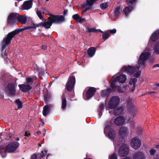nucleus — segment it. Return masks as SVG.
<instances>
[{"label":"nucleus","mask_w":159,"mask_h":159,"mask_svg":"<svg viewBox=\"0 0 159 159\" xmlns=\"http://www.w3.org/2000/svg\"><path fill=\"white\" fill-rule=\"evenodd\" d=\"M19 145V143L17 142L9 143L5 147V150L8 152H13L18 148Z\"/></svg>","instance_id":"6"},{"label":"nucleus","mask_w":159,"mask_h":159,"mask_svg":"<svg viewBox=\"0 0 159 159\" xmlns=\"http://www.w3.org/2000/svg\"><path fill=\"white\" fill-rule=\"evenodd\" d=\"M129 152L128 149L125 146H121L118 152V154L121 157L126 156Z\"/></svg>","instance_id":"13"},{"label":"nucleus","mask_w":159,"mask_h":159,"mask_svg":"<svg viewBox=\"0 0 159 159\" xmlns=\"http://www.w3.org/2000/svg\"><path fill=\"white\" fill-rule=\"evenodd\" d=\"M122 108L121 107H120L118 110H117V109H116L115 111V112L116 114L120 113L122 112Z\"/></svg>","instance_id":"47"},{"label":"nucleus","mask_w":159,"mask_h":159,"mask_svg":"<svg viewBox=\"0 0 159 159\" xmlns=\"http://www.w3.org/2000/svg\"><path fill=\"white\" fill-rule=\"evenodd\" d=\"M5 51H6V50ZM2 56V57L4 58H7V55L6 53V51H5L4 53L3 54Z\"/></svg>","instance_id":"55"},{"label":"nucleus","mask_w":159,"mask_h":159,"mask_svg":"<svg viewBox=\"0 0 159 159\" xmlns=\"http://www.w3.org/2000/svg\"><path fill=\"white\" fill-rule=\"evenodd\" d=\"M127 105L128 106H129L131 104V101L129 99L127 100Z\"/></svg>","instance_id":"56"},{"label":"nucleus","mask_w":159,"mask_h":159,"mask_svg":"<svg viewBox=\"0 0 159 159\" xmlns=\"http://www.w3.org/2000/svg\"><path fill=\"white\" fill-rule=\"evenodd\" d=\"M136 72L134 74V76L136 78H139L140 76V72L139 71V70L136 71Z\"/></svg>","instance_id":"43"},{"label":"nucleus","mask_w":159,"mask_h":159,"mask_svg":"<svg viewBox=\"0 0 159 159\" xmlns=\"http://www.w3.org/2000/svg\"><path fill=\"white\" fill-rule=\"evenodd\" d=\"M141 144V141L137 137H134L131 139L130 145L131 147L134 149H138Z\"/></svg>","instance_id":"10"},{"label":"nucleus","mask_w":159,"mask_h":159,"mask_svg":"<svg viewBox=\"0 0 159 159\" xmlns=\"http://www.w3.org/2000/svg\"><path fill=\"white\" fill-rule=\"evenodd\" d=\"M120 8L119 7H117L115 9L114 12L115 13V15L116 16H118L120 13Z\"/></svg>","instance_id":"37"},{"label":"nucleus","mask_w":159,"mask_h":159,"mask_svg":"<svg viewBox=\"0 0 159 159\" xmlns=\"http://www.w3.org/2000/svg\"><path fill=\"white\" fill-rule=\"evenodd\" d=\"M37 133L39 135L41 133V132L40 131H37Z\"/></svg>","instance_id":"62"},{"label":"nucleus","mask_w":159,"mask_h":159,"mask_svg":"<svg viewBox=\"0 0 159 159\" xmlns=\"http://www.w3.org/2000/svg\"><path fill=\"white\" fill-rule=\"evenodd\" d=\"M75 83V76H70L66 84V90L68 91H71L74 89Z\"/></svg>","instance_id":"5"},{"label":"nucleus","mask_w":159,"mask_h":159,"mask_svg":"<svg viewBox=\"0 0 159 159\" xmlns=\"http://www.w3.org/2000/svg\"><path fill=\"white\" fill-rule=\"evenodd\" d=\"M23 31V28H18L9 33L3 38L2 43L8 45L11 43V40L14 36Z\"/></svg>","instance_id":"2"},{"label":"nucleus","mask_w":159,"mask_h":159,"mask_svg":"<svg viewBox=\"0 0 159 159\" xmlns=\"http://www.w3.org/2000/svg\"><path fill=\"white\" fill-rule=\"evenodd\" d=\"M155 52L158 54H159V43H157L155 46Z\"/></svg>","instance_id":"42"},{"label":"nucleus","mask_w":159,"mask_h":159,"mask_svg":"<svg viewBox=\"0 0 159 159\" xmlns=\"http://www.w3.org/2000/svg\"><path fill=\"white\" fill-rule=\"evenodd\" d=\"M85 20V19L84 18H82L81 17H79L78 20H77V21H78L80 22L81 23L83 21H84Z\"/></svg>","instance_id":"49"},{"label":"nucleus","mask_w":159,"mask_h":159,"mask_svg":"<svg viewBox=\"0 0 159 159\" xmlns=\"http://www.w3.org/2000/svg\"><path fill=\"white\" fill-rule=\"evenodd\" d=\"M2 51H3L5 50L6 47L7 46V45L4 44L2 42Z\"/></svg>","instance_id":"52"},{"label":"nucleus","mask_w":159,"mask_h":159,"mask_svg":"<svg viewBox=\"0 0 159 159\" xmlns=\"http://www.w3.org/2000/svg\"><path fill=\"white\" fill-rule=\"evenodd\" d=\"M1 97H0V98H2L4 97V95L3 93H2L1 95H0Z\"/></svg>","instance_id":"61"},{"label":"nucleus","mask_w":159,"mask_h":159,"mask_svg":"<svg viewBox=\"0 0 159 159\" xmlns=\"http://www.w3.org/2000/svg\"><path fill=\"white\" fill-rule=\"evenodd\" d=\"M120 101L119 97L117 96H114L110 99L108 103V107L110 109L116 108L118 105Z\"/></svg>","instance_id":"7"},{"label":"nucleus","mask_w":159,"mask_h":159,"mask_svg":"<svg viewBox=\"0 0 159 159\" xmlns=\"http://www.w3.org/2000/svg\"><path fill=\"white\" fill-rule=\"evenodd\" d=\"M18 86L20 89L24 93H26L29 91L32 88L31 85L27 84H19Z\"/></svg>","instance_id":"15"},{"label":"nucleus","mask_w":159,"mask_h":159,"mask_svg":"<svg viewBox=\"0 0 159 159\" xmlns=\"http://www.w3.org/2000/svg\"><path fill=\"white\" fill-rule=\"evenodd\" d=\"M16 85L14 83L9 84L5 89V92L10 96H15L16 93Z\"/></svg>","instance_id":"4"},{"label":"nucleus","mask_w":159,"mask_h":159,"mask_svg":"<svg viewBox=\"0 0 159 159\" xmlns=\"http://www.w3.org/2000/svg\"><path fill=\"white\" fill-rule=\"evenodd\" d=\"M156 152V150L154 149H151L149 151L150 154L151 155H154Z\"/></svg>","instance_id":"46"},{"label":"nucleus","mask_w":159,"mask_h":159,"mask_svg":"<svg viewBox=\"0 0 159 159\" xmlns=\"http://www.w3.org/2000/svg\"><path fill=\"white\" fill-rule=\"evenodd\" d=\"M42 49L44 50H46L47 49V47L45 45H43L42 46Z\"/></svg>","instance_id":"57"},{"label":"nucleus","mask_w":159,"mask_h":159,"mask_svg":"<svg viewBox=\"0 0 159 159\" xmlns=\"http://www.w3.org/2000/svg\"><path fill=\"white\" fill-rule=\"evenodd\" d=\"M127 128L125 127H121L119 130V133L122 137L125 136L127 134Z\"/></svg>","instance_id":"23"},{"label":"nucleus","mask_w":159,"mask_h":159,"mask_svg":"<svg viewBox=\"0 0 159 159\" xmlns=\"http://www.w3.org/2000/svg\"><path fill=\"white\" fill-rule=\"evenodd\" d=\"M135 6L133 7L128 6L126 7L123 9V11L125 14L127 16L129 13H130L134 8Z\"/></svg>","instance_id":"25"},{"label":"nucleus","mask_w":159,"mask_h":159,"mask_svg":"<svg viewBox=\"0 0 159 159\" xmlns=\"http://www.w3.org/2000/svg\"><path fill=\"white\" fill-rule=\"evenodd\" d=\"M87 32H93L94 33H96L97 32V29L94 27L92 28H87Z\"/></svg>","instance_id":"39"},{"label":"nucleus","mask_w":159,"mask_h":159,"mask_svg":"<svg viewBox=\"0 0 159 159\" xmlns=\"http://www.w3.org/2000/svg\"><path fill=\"white\" fill-rule=\"evenodd\" d=\"M68 12V10L67 9H65L63 11V15H62L64 16L65 17V16H67V13Z\"/></svg>","instance_id":"51"},{"label":"nucleus","mask_w":159,"mask_h":159,"mask_svg":"<svg viewBox=\"0 0 159 159\" xmlns=\"http://www.w3.org/2000/svg\"><path fill=\"white\" fill-rule=\"evenodd\" d=\"M154 60V58H152L151 59H150L149 60L150 62H153Z\"/></svg>","instance_id":"60"},{"label":"nucleus","mask_w":159,"mask_h":159,"mask_svg":"<svg viewBox=\"0 0 159 159\" xmlns=\"http://www.w3.org/2000/svg\"><path fill=\"white\" fill-rule=\"evenodd\" d=\"M47 151L46 150H44L41 151L42 154L40 155L41 157V158L45 156V155L47 154Z\"/></svg>","instance_id":"44"},{"label":"nucleus","mask_w":159,"mask_h":159,"mask_svg":"<svg viewBox=\"0 0 159 159\" xmlns=\"http://www.w3.org/2000/svg\"><path fill=\"white\" fill-rule=\"evenodd\" d=\"M116 82H117V80H115L114 78L110 84V86L111 88H110L111 89V91L112 92H113L116 88L117 87V86L116 85Z\"/></svg>","instance_id":"30"},{"label":"nucleus","mask_w":159,"mask_h":159,"mask_svg":"<svg viewBox=\"0 0 159 159\" xmlns=\"http://www.w3.org/2000/svg\"><path fill=\"white\" fill-rule=\"evenodd\" d=\"M97 31H98V32H101V33H102V34L104 33V32H103V31H102L100 29H98V30H97Z\"/></svg>","instance_id":"59"},{"label":"nucleus","mask_w":159,"mask_h":159,"mask_svg":"<svg viewBox=\"0 0 159 159\" xmlns=\"http://www.w3.org/2000/svg\"><path fill=\"white\" fill-rule=\"evenodd\" d=\"M36 14L40 19L42 20L43 19V17L42 15V13L40 11H37L36 12Z\"/></svg>","instance_id":"41"},{"label":"nucleus","mask_w":159,"mask_h":159,"mask_svg":"<svg viewBox=\"0 0 159 159\" xmlns=\"http://www.w3.org/2000/svg\"><path fill=\"white\" fill-rule=\"evenodd\" d=\"M44 101L46 103H48L52 98V95L48 93H45L44 95Z\"/></svg>","instance_id":"31"},{"label":"nucleus","mask_w":159,"mask_h":159,"mask_svg":"<svg viewBox=\"0 0 159 159\" xmlns=\"http://www.w3.org/2000/svg\"><path fill=\"white\" fill-rule=\"evenodd\" d=\"M150 56V54L149 52H144L142 53L138 59V64L139 67L144 68L145 66L146 61L147 60Z\"/></svg>","instance_id":"3"},{"label":"nucleus","mask_w":159,"mask_h":159,"mask_svg":"<svg viewBox=\"0 0 159 159\" xmlns=\"http://www.w3.org/2000/svg\"><path fill=\"white\" fill-rule=\"evenodd\" d=\"M137 81V79L136 78H134L131 80L129 81V84L132 85L133 84V85L135 86L136 83Z\"/></svg>","instance_id":"38"},{"label":"nucleus","mask_w":159,"mask_h":159,"mask_svg":"<svg viewBox=\"0 0 159 159\" xmlns=\"http://www.w3.org/2000/svg\"><path fill=\"white\" fill-rule=\"evenodd\" d=\"M126 77L124 75H121L119 76L116 77L115 78V80H117V81L120 83H124L126 80Z\"/></svg>","instance_id":"18"},{"label":"nucleus","mask_w":159,"mask_h":159,"mask_svg":"<svg viewBox=\"0 0 159 159\" xmlns=\"http://www.w3.org/2000/svg\"><path fill=\"white\" fill-rule=\"evenodd\" d=\"M108 31H109L112 34H115L116 33V29H114L112 30H108Z\"/></svg>","instance_id":"50"},{"label":"nucleus","mask_w":159,"mask_h":159,"mask_svg":"<svg viewBox=\"0 0 159 159\" xmlns=\"http://www.w3.org/2000/svg\"><path fill=\"white\" fill-rule=\"evenodd\" d=\"M159 37V32H155L152 35L151 39L153 42H155Z\"/></svg>","instance_id":"27"},{"label":"nucleus","mask_w":159,"mask_h":159,"mask_svg":"<svg viewBox=\"0 0 159 159\" xmlns=\"http://www.w3.org/2000/svg\"><path fill=\"white\" fill-rule=\"evenodd\" d=\"M31 159H37V156L36 154H33L31 157Z\"/></svg>","instance_id":"53"},{"label":"nucleus","mask_w":159,"mask_h":159,"mask_svg":"<svg viewBox=\"0 0 159 159\" xmlns=\"http://www.w3.org/2000/svg\"><path fill=\"white\" fill-rule=\"evenodd\" d=\"M16 20L18 22L22 24H24L26 22L27 18L25 15L22 16L19 14H16Z\"/></svg>","instance_id":"17"},{"label":"nucleus","mask_w":159,"mask_h":159,"mask_svg":"<svg viewBox=\"0 0 159 159\" xmlns=\"http://www.w3.org/2000/svg\"><path fill=\"white\" fill-rule=\"evenodd\" d=\"M139 66H136L134 67L128 65V66H123L122 69L126 72L131 74H133L134 72H136V71L138 70H139Z\"/></svg>","instance_id":"9"},{"label":"nucleus","mask_w":159,"mask_h":159,"mask_svg":"<svg viewBox=\"0 0 159 159\" xmlns=\"http://www.w3.org/2000/svg\"><path fill=\"white\" fill-rule=\"evenodd\" d=\"M99 108L102 111L104 110V104L103 103H100L99 106Z\"/></svg>","instance_id":"48"},{"label":"nucleus","mask_w":159,"mask_h":159,"mask_svg":"<svg viewBox=\"0 0 159 159\" xmlns=\"http://www.w3.org/2000/svg\"><path fill=\"white\" fill-rule=\"evenodd\" d=\"M33 1V0H30L25 1L21 6V8L23 10L30 9L32 7Z\"/></svg>","instance_id":"14"},{"label":"nucleus","mask_w":159,"mask_h":159,"mask_svg":"<svg viewBox=\"0 0 159 159\" xmlns=\"http://www.w3.org/2000/svg\"><path fill=\"white\" fill-rule=\"evenodd\" d=\"M98 0H87V4H84L83 6L84 7L86 6L85 9L82 12V13L83 14L88 10H92L93 8V3Z\"/></svg>","instance_id":"11"},{"label":"nucleus","mask_w":159,"mask_h":159,"mask_svg":"<svg viewBox=\"0 0 159 159\" xmlns=\"http://www.w3.org/2000/svg\"><path fill=\"white\" fill-rule=\"evenodd\" d=\"M105 127L104 132L105 134L107 133L108 130L110 128L112 125V122L111 121H107L105 123Z\"/></svg>","instance_id":"21"},{"label":"nucleus","mask_w":159,"mask_h":159,"mask_svg":"<svg viewBox=\"0 0 159 159\" xmlns=\"http://www.w3.org/2000/svg\"><path fill=\"white\" fill-rule=\"evenodd\" d=\"M50 16L48 18V20L41 22L38 24H35L33 23V25L25 27L23 29L24 30L31 29H36V28L40 26L44 27L46 29H48L50 28L53 23L56 24H61L65 21V17L61 15H54L50 14Z\"/></svg>","instance_id":"1"},{"label":"nucleus","mask_w":159,"mask_h":159,"mask_svg":"<svg viewBox=\"0 0 159 159\" xmlns=\"http://www.w3.org/2000/svg\"><path fill=\"white\" fill-rule=\"evenodd\" d=\"M110 35V34L109 33L108 31H105L102 34V39L105 40L109 38Z\"/></svg>","instance_id":"34"},{"label":"nucleus","mask_w":159,"mask_h":159,"mask_svg":"<svg viewBox=\"0 0 159 159\" xmlns=\"http://www.w3.org/2000/svg\"><path fill=\"white\" fill-rule=\"evenodd\" d=\"M34 82L33 79L30 76H29L26 79V83L27 85H31Z\"/></svg>","instance_id":"33"},{"label":"nucleus","mask_w":159,"mask_h":159,"mask_svg":"<svg viewBox=\"0 0 159 159\" xmlns=\"http://www.w3.org/2000/svg\"><path fill=\"white\" fill-rule=\"evenodd\" d=\"M79 16L78 14H75L73 15L72 16V18L74 20L77 21V20H78V19Z\"/></svg>","instance_id":"45"},{"label":"nucleus","mask_w":159,"mask_h":159,"mask_svg":"<svg viewBox=\"0 0 159 159\" xmlns=\"http://www.w3.org/2000/svg\"><path fill=\"white\" fill-rule=\"evenodd\" d=\"M30 135V134L27 131H25V136L29 137Z\"/></svg>","instance_id":"54"},{"label":"nucleus","mask_w":159,"mask_h":159,"mask_svg":"<svg viewBox=\"0 0 159 159\" xmlns=\"http://www.w3.org/2000/svg\"><path fill=\"white\" fill-rule=\"evenodd\" d=\"M15 103L16 104L18 109L21 108L22 107V103L19 99H16L15 101Z\"/></svg>","instance_id":"35"},{"label":"nucleus","mask_w":159,"mask_h":159,"mask_svg":"<svg viewBox=\"0 0 159 159\" xmlns=\"http://www.w3.org/2000/svg\"><path fill=\"white\" fill-rule=\"evenodd\" d=\"M125 119L122 116L116 117L114 120V122L115 125L118 126H121L125 122Z\"/></svg>","instance_id":"16"},{"label":"nucleus","mask_w":159,"mask_h":159,"mask_svg":"<svg viewBox=\"0 0 159 159\" xmlns=\"http://www.w3.org/2000/svg\"><path fill=\"white\" fill-rule=\"evenodd\" d=\"M109 159H118L116 152H114L110 156Z\"/></svg>","instance_id":"40"},{"label":"nucleus","mask_w":159,"mask_h":159,"mask_svg":"<svg viewBox=\"0 0 159 159\" xmlns=\"http://www.w3.org/2000/svg\"><path fill=\"white\" fill-rule=\"evenodd\" d=\"M156 67H159V64H157L154 65L152 66V68H155Z\"/></svg>","instance_id":"58"},{"label":"nucleus","mask_w":159,"mask_h":159,"mask_svg":"<svg viewBox=\"0 0 159 159\" xmlns=\"http://www.w3.org/2000/svg\"><path fill=\"white\" fill-rule=\"evenodd\" d=\"M96 91V89L93 87H90L86 91V99L89 100L94 95Z\"/></svg>","instance_id":"12"},{"label":"nucleus","mask_w":159,"mask_h":159,"mask_svg":"<svg viewBox=\"0 0 159 159\" xmlns=\"http://www.w3.org/2000/svg\"><path fill=\"white\" fill-rule=\"evenodd\" d=\"M108 133V136L109 138L111 139H114L116 136L115 133L114 129L111 128L110 129Z\"/></svg>","instance_id":"22"},{"label":"nucleus","mask_w":159,"mask_h":159,"mask_svg":"<svg viewBox=\"0 0 159 159\" xmlns=\"http://www.w3.org/2000/svg\"><path fill=\"white\" fill-rule=\"evenodd\" d=\"M15 6L16 7L18 6V2H15Z\"/></svg>","instance_id":"63"},{"label":"nucleus","mask_w":159,"mask_h":159,"mask_svg":"<svg viewBox=\"0 0 159 159\" xmlns=\"http://www.w3.org/2000/svg\"><path fill=\"white\" fill-rule=\"evenodd\" d=\"M50 107L48 105H45L43 107V115L46 116L50 112Z\"/></svg>","instance_id":"26"},{"label":"nucleus","mask_w":159,"mask_h":159,"mask_svg":"<svg viewBox=\"0 0 159 159\" xmlns=\"http://www.w3.org/2000/svg\"><path fill=\"white\" fill-rule=\"evenodd\" d=\"M62 104L61 108L62 110L65 109L67 107V101L66 98L63 95L61 97Z\"/></svg>","instance_id":"24"},{"label":"nucleus","mask_w":159,"mask_h":159,"mask_svg":"<svg viewBox=\"0 0 159 159\" xmlns=\"http://www.w3.org/2000/svg\"><path fill=\"white\" fill-rule=\"evenodd\" d=\"M110 88H108L105 90H102L101 93L102 97H105L108 96L110 93L112 92Z\"/></svg>","instance_id":"19"},{"label":"nucleus","mask_w":159,"mask_h":159,"mask_svg":"<svg viewBox=\"0 0 159 159\" xmlns=\"http://www.w3.org/2000/svg\"><path fill=\"white\" fill-rule=\"evenodd\" d=\"M108 5L107 2H103L101 3L100 5V7L102 10H104L108 7Z\"/></svg>","instance_id":"36"},{"label":"nucleus","mask_w":159,"mask_h":159,"mask_svg":"<svg viewBox=\"0 0 159 159\" xmlns=\"http://www.w3.org/2000/svg\"><path fill=\"white\" fill-rule=\"evenodd\" d=\"M123 159H131L129 157H126L124 158Z\"/></svg>","instance_id":"64"},{"label":"nucleus","mask_w":159,"mask_h":159,"mask_svg":"<svg viewBox=\"0 0 159 159\" xmlns=\"http://www.w3.org/2000/svg\"><path fill=\"white\" fill-rule=\"evenodd\" d=\"M96 48L94 47L89 48L87 51V53L89 57H92L95 53Z\"/></svg>","instance_id":"20"},{"label":"nucleus","mask_w":159,"mask_h":159,"mask_svg":"<svg viewBox=\"0 0 159 159\" xmlns=\"http://www.w3.org/2000/svg\"><path fill=\"white\" fill-rule=\"evenodd\" d=\"M143 154L140 152H137L134 155L133 159H143Z\"/></svg>","instance_id":"28"},{"label":"nucleus","mask_w":159,"mask_h":159,"mask_svg":"<svg viewBox=\"0 0 159 159\" xmlns=\"http://www.w3.org/2000/svg\"><path fill=\"white\" fill-rule=\"evenodd\" d=\"M128 108L129 109V112L132 116H134L136 114L137 110L134 106H130L129 107H128Z\"/></svg>","instance_id":"29"},{"label":"nucleus","mask_w":159,"mask_h":159,"mask_svg":"<svg viewBox=\"0 0 159 159\" xmlns=\"http://www.w3.org/2000/svg\"><path fill=\"white\" fill-rule=\"evenodd\" d=\"M16 14L11 13L8 16L7 20V25L9 26H14L16 25Z\"/></svg>","instance_id":"8"},{"label":"nucleus","mask_w":159,"mask_h":159,"mask_svg":"<svg viewBox=\"0 0 159 159\" xmlns=\"http://www.w3.org/2000/svg\"><path fill=\"white\" fill-rule=\"evenodd\" d=\"M128 6H135L137 3L136 0H126Z\"/></svg>","instance_id":"32"}]
</instances>
